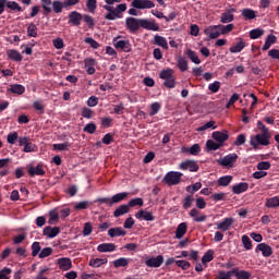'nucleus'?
<instances>
[{"mask_svg": "<svg viewBox=\"0 0 279 279\" xmlns=\"http://www.w3.org/2000/svg\"><path fill=\"white\" fill-rule=\"evenodd\" d=\"M213 258H215V251L213 250L207 251L202 257L203 265H207V263H210Z\"/></svg>", "mask_w": 279, "mask_h": 279, "instance_id": "38", "label": "nucleus"}, {"mask_svg": "<svg viewBox=\"0 0 279 279\" xmlns=\"http://www.w3.org/2000/svg\"><path fill=\"white\" fill-rule=\"evenodd\" d=\"M52 8L56 14H60V12H62V9L64 8V2H61L60 0H56L52 2Z\"/></svg>", "mask_w": 279, "mask_h": 279, "instance_id": "48", "label": "nucleus"}, {"mask_svg": "<svg viewBox=\"0 0 279 279\" xmlns=\"http://www.w3.org/2000/svg\"><path fill=\"white\" fill-rule=\"evenodd\" d=\"M27 35L31 38H36V36H38V27L36 26V24L31 23L27 27Z\"/></svg>", "mask_w": 279, "mask_h": 279, "instance_id": "39", "label": "nucleus"}, {"mask_svg": "<svg viewBox=\"0 0 279 279\" xmlns=\"http://www.w3.org/2000/svg\"><path fill=\"white\" fill-rule=\"evenodd\" d=\"M128 192H122L113 195L111 197V204L114 206V204H119V202H123V199L128 198Z\"/></svg>", "mask_w": 279, "mask_h": 279, "instance_id": "32", "label": "nucleus"}, {"mask_svg": "<svg viewBox=\"0 0 279 279\" xmlns=\"http://www.w3.org/2000/svg\"><path fill=\"white\" fill-rule=\"evenodd\" d=\"M45 14L51 13V0H41Z\"/></svg>", "mask_w": 279, "mask_h": 279, "instance_id": "62", "label": "nucleus"}, {"mask_svg": "<svg viewBox=\"0 0 279 279\" xmlns=\"http://www.w3.org/2000/svg\"><path fill=\"white\" fill-rule=\"evenodd\" d=\"M108 258H92L89 260V267L98 268L101 267V265H107Z\"/></svg>", "mask_w": 279, "mask_h": 279, "instance_id": "28", "label": "nucleus"}, {"mask_svg": "<svg viewBox=\"0 0 279 279\" xmlns=\"http://www.w3.org/2000/svg\"><path fill=\"white\" fill-rule=\"evenodd\" d=\"M60 234V227H46L44 228V236L48 239H56Z\"/></svg>", "mask_w": 279, "mask_h": 279, "instance_id": "15", "label": "nucleus"}, {"mask_svg": "<svg viewBox=\"0 0 279 279\" xmlns=\"http://www.w3.org/2000/svg\"><path fill=\"white\" fill-rule=\"evenodd\" d=\"M230 182H232V175H225L218 180L219 186H229Z\"/></svg>", "mask_w": 279, "mask_h": 279, "instance_id": "47", "label": "nucleus"}, {"mask_svg": "<svg viewBox=\"0 0 279 279\" xmlns=\"http://www.w3.org/2000/svg\"><path fill=\"white\" fill-rule=\"evenodd\" d=\"M143 204H145L143 198L136 197V198L129 201L128 206H129V208H134V206H143Z\"/></svg>", "mask_w": 279, "mask_h": 279, "instance_id": "49", "label": "nucleus"}, {"mask_svg": "<svg viewBox=\"0 0 279 279\" xmlns=\"http://www.w3.org/2000/svg\"><path fill=\"white\" fill-rule=\"evenodd\" d=\"M236 160H239V155H236V153H232L218 159L217 162L220 167H225V169H232L234 168Z\"/></svg>", "mask_w": 279, "mask_h": 279, "instance_id": "2", "label": "nucleus"}, {"mask_svg": "<svg viewBox=\"0 0 279 279\" xmlns=\"http://www.w3.org/2000/svg\"><path fill=\"white\" fill-rule=\"evenodd\" d=\"M10 90H11V93H14L15 95H23V93H25V86L15 84V85L11 86Z\"/></svg>", "mask_w": 279, "mask_h": 279, "instance_id": "42", "label": "nucleus"}, {"mask_svg": "<svg viewBox=\"0 0 279 279\" xmlns=\"http://www.w3.org/2000/svg\"><path fill=\"white\" fill-rule=\"evenodd\" d=\"M130 265V259L125 257H120L113 262V267L119 269V267H128Z\"/></svg>", "mask_w": 279, "mask_h": 279, "instance_id": "35", "label": "nucleus"}, {"mask_svg": "<svg viewBox=\"0 0 279 279\" xmlns=\"http://www.w3.org/2000/svg\"><path fill=\"white\" fill-rule=\"evenodd\" d=\"M219 88H221V83L219 81H216L208 85V90L211 93H219Z\"/></svg>", "mask_w": 279, "mask_h": 279, "instance_id": "51", "label": "nucleus"}, {"mask_svg": "<svg viewBox=\"0 0 279 279\" xmlns=\"http://www.w3.org/2000/svg\"><path fill=\"white\" fill-rule=\"evenodd\" d=\"M7 56L10 60H14L15 62H21V60H23V56L16 50H8Z\"/></svg>", "mask_w": 279, "mask_h": 279, "instance_id": "31", "label": "nucleus"}, {"mask_svg": "<svg viewBox=\"0 0 279 279\" xmlns=\"http://www.w3.org/2000/svg\"><path fill=\"white\" fill-rule=\"evenodd\" d=\"M57 265H59V269H61V271H69V269L73 268V262L68 257L57 259Z\"/></svg>", "mask_w": 279, "mask_h": 279, "instance_id": "11", "label": "nucleus"}, {"mask_svg": "<svg viewBox=\"0 0 279 279\" xmlns=\"http://www.w3.org/2000/svg\"><path fill=\"white\" fill-rule=\"evenodd\" d=\"M113 47H116V49H121L126 53H130V51H132V45H130V40L121 39V37L113 38Z\"/></svg>", "mask_w": 279, "mask_h": 279, "instance_id": "5", "label": "nucleus"}, {"mask_svg": "<svg viewBox=\"0 0 279 279\" xmlns=\"http://www.w3.org/2000/svg\"><path fill=\"white\" fill-rule=\"evenodd\" d=\"M90 234H93V225L86 222L83 228V236H90Z\"/></svg>", "mask_w": 279, "mask_h": 279, "instance_id": "50", "label": "nucleus"}, {"mask_svg": "<svg viewBox=\"0 0 279 279\" xmlns=\"http://www.w3.org/2000/svg\"><path fill=\"white\" fill-rule=\"evenodd\" d=\"M250 189V184L246 182H241L232 186V192L234 195H241V193H245Z\"/></svg>", "mask_w": 279, "mask_h": 279, "instance_id": "19", "label": "nucleus"}, {"mask_svg": "<svg viewBox=\"0 0 279 279\" xmlns=\"http://www.w3.org/2000/svg\"><path fill=\"white\" fill-rule=\"evenodd\" d=\"M187 226L186 222H181L175 231V239H182L186 234Z\"/></svg>", "mask_w": 279, "mask_h": 279, "instance_id": "30", "label": "nucleus"}, {"mask_svg": "<svg viewBox=\"0 0 279 279\" xmlns=\"http://www.w3.org/2000/svg\"><path fill=\"white\" fill-rule=\"evenodd\" d=\"M270 138H271V134L260 133L257 135H253L251 136L250 145H252L254 149H258L259 145L267 147V145H269Z\"/></svg>", "mask_w": 279, "mask_h": 279, "instance_id": "1", "label": "nucleus"}, {"mask_svg": "<svg viewBox=\"0 0 279 279\" xmlns=\"http://www.w3.org/2000/svg\"><path fill=\"white\" fill-rule=\"evenodd\" d=\"M130 213L129 205H120L114 211L113 217H123V215H128Z\"/></svg>", "mask_w": 279, "mask_h": 279, "instance_id": "26", "label": "nucleus"}, {"mask_svg": "<svg viewBox=\"0 0 279 279\" xmlns=\"http://www.w3.org/2000/svg\"><path fill=\"white\" fill-rule=\"evenodd\" d=\"M232 276H234V271L230 270V271H220L218 275L217 279H231Z\"/></svg>", "mask_w": 279, "mask_h": 279, "instance_id": "58", "label": "nucleus"}, {"mask_svg": "<svg viewBox=\"0 0 279 279\" xmlns=\"http://www.w3.org/2000/svg\"><path fill=\"white\" fill-rule=\"evenodd\" d=\"M210 128H211V130H217V125H215V121H213V120L205 123L204 125L199 126L197 129V132H204L206 130H210Z\"/></svg>", "mask_w": 279, "mask_h": 279, "instance_id": "45", "label": "nucleus"}, {"mask_svg": "<svg viewBox=\"0 0 279 279\" xmlns=\"http://www.w3.org/2000/svg\"><path fill=\"white\" fill-rule=\"evenodd\" d=\"M255 252H262V255L265 258H269V256H271V254H274V248H271L269 246V244L266 243H260L256 246Z\"/></svg>", "mask_w": 279, "mask_h": 279, "instance_id": "13", "label": "nucleus"}, {"mask_svg": "<svg viewBox=\"0 0 279 279\" xmlns=\"http://www.w3.org/2000/svg\"><path fill=\"white\" fill-rule=\"evenodd\" d=\"M97 250L101 253L104 252H114L117 250V245L113 243H102L97 246Z\"/></svg>", "mask_w": 279, "mask_h": 279, "instance_id": "24", "label": "nucleus"}, {"mask_svg": "<svg viewBox=\"0 0 279 279\" xmlns=\"http://www.w3.org/2000/svg\"><path fill=\"white\" fill-rule=\"evenodd\" d=\"M69 23H72V25H80L82 23V14H80L77 11H73L69 15Z\"/></svg>", "mask_w": 279, "mask_h": 279, "instance_id": "23", "label": "nucleus"}, {"mask_svg": "<svg viewBox=\"0 0 279 279\" xmlns=\"http://www.w3.org/2000/svg\"><path fill=\"white\" fill-rule=\"evenodd\" d=\"M206 145L207 148H209L211 151H216V149H219V147H221V144H218L213 140H208Z\"/></svg>", "mask_w": 279, "mask_h": 279, "instance_id": "53", "label": "nucleus"}, {"mask_svg": "<svg viewBox=\"0 0 279 279\" xmlns=\"http://www.w3.org/2000/svg\"><path fill=\"white\" fill-rule=\"evenodd\" d=\"M204 32L206 36L211 39L219 38V36H221L219 25L209 26Z\"/></svg>", "mask_w": 279, "mask_h": 279, "instance_id": "14", "label": "nucleus"}, {"mask_svg": "<svg viewBox=\"0 0 279 279\" xmlns=\"http://www.w3.org/2000/svg\"><path fill=\"white\" fill-rule=\"evenodd\" d=\"M163 86H166V88H175V76L166 78V81L163 82Z\"/></svg>", "mask_w": 279, "mask_h": 279, "instance_id": "52", "label": "nucleus"}, {"mask_svg": "<svg viewBox=\"0 0 279 279\" xmlns=\"http://www.w3.org/2000/svg\"><path fill=\"white\" fill-rule=\"evenodd\" d=\"M278 206H279V196H274L271 198L266 199L267 208H278Z\"/></svg>", "mask_w": 279, "mask_h": 279, "instance_id": "36", "label": "nucleus"}, {"mask_svg": "<svg viewBox=\"0 0 279 279\" xmlns=\"http://www.w3.org/2000/svg\"><path fill=\"white\" fill-rule=\"evenodd\" d=\"M141 27L143 29H148L149 32H160V25L154 22V20H143L141 21Z\"/></svg>", "mask_w": 279, "mask_h": 279, "instance_id": "8", "label": "nucleus"}, {"mask_svg": "<svg viewBox=\"0 0 279 279\" xmlns=\"http://www.w3.org/2000/svg\"><path fill=\"white\" fill-rule=\"evenodd\" d=\"M278 38L275 35H268L263 46V51H267L271 45H276Z\"/></svg>", "mask_w": 279, "mask_h": 279, "instance_id": "29", "label": "nucleus"}, {"mask_svg": "<svg viewBox=\"0 0 279 279\" xmlns=\"http://www.w3.org/2000/svg\"><path fill=\"white\" fill-rule=\"evenodd\" d=\"M135 217L140 221H155L156 217L151 211H147L144 209H141L138 213L135 214Z\"/></svg>", "mask_w": 279, "mask_h": 279, "instance_id": "10", "label": "nucleus"}, {"mask_svg": "<svg viewBox=\"0 0 279 279\" xmlns=\"http://www.w3.org/2000/svg\"><path fill=\"white\" fill-rule=\"evenodd\" d=\"M191 206H193V196H192V195H187V196L184 198L183 208H184L185 210H187V208H191Z\"/></svg>", "mask_w": 279, "mask_h": 279, "instance_id": "63", "label": "nucleus"}, {"mask_svg": "<svg viewBox=\"0 0 279 279\" xmlns=\"http://www.w3.org/2000/svg\"><path fill=\"white\" fill-rule=\"evenodd\" d=\"M219 29H220V35H226V34H230V32H232V29H234V24H228V25H218Z\"/></svg>", "mask_w": 279, "mask_h": 279, "instance_id": "46", "label": "nucleus"}, {"mask_svg": "<svg viewBox=\"0 0 279 279\" xmlns=\"http://www.w3.org/2000/svg\"><path fill=\"white\" fill-rule=\"evenodd\" d=\"M185 54L191 60V62H194V64H202V60H199V57L197 56V52L186 49Z\"/></svg>", "mask_w": 279, "mask_h": 279, "instance_id": "27", "label": "nucleus"}, {"mask_svg": "<svg viewBox=\"0 0 279 279\" xmlns=\"http://www.w3.org/2000/svg\"><path fill=\"white\" fill-rule=\"evenodd\" d=\"M162 263H165V257L162 255H158L157 257H150L146 259L145 265L147 267H161Z\"/></svg>", "mask_w": 279, "mask_h": 279, "instance_id": "12", "label": "nucleus"}, {"mask_svg": "<svg viewBox=\"0 0 279 279\" xmlns=\"http://www.w3.org/2000/svg\"><path fill=\"white\" fill-rule=\"evenodd\" d=\"M263 34H265V31L262 28H255L250 32V38H252V40H256V38H260Z\"/></svg>", "mask_w": 279, "mask_h": 279, "instance_id": "43", "label": "nucleus"}, {"mask_svg": "<svg viewBox=\"0 0 279 279\" xmlns=\"http://www.w3.org/2000/svg\"><path fill=\"white\" fill-rule=\"evenodd\" d=\"M40 254V242H34L32 244V256H38Z\"/></svg>", "mask_w": 279, "mask_h": 279, "instance_id": "60", "label": "nucleus"}, {"mask_svg": "<svg viewBox=\"0 0 279 279\" xmlns=\"http://www.w3.org/2000/svg\"><path fill=\"white\" fill-rule=\"evenodd\" d=\"M7 8H9V10H13L14 12H22L23 11L21 5L17 2H14V1L7 0Z\"/></svg>", "mask_w": 279, "mask_h": 279, "instance_id": "44", "label": "nucleus"}, {"mask_svg": "<svg viewBox=\"0 0 279 279\" xmlns=\"http://www.w3.org/2000/svg\"><path fill=\"white\" fill-rule=\"evenodd\" d=\"M242 16H244V19H247L248 21H252L253 19H256V11L252 9H243Z\"/></svg>", "mask_w": 279, "mask_h": 279, "instance_id": "40", "label": "nucleus"}, {"mask_svg": "<svg viewBox=\"0 0 279 279\" xmlns=\"http://www.w3.org/2000/svg\"><path fill=\"white\" fill-rule=\"evenodd\" d=\"M234 12H236V9H230L227 12L222 13L220 16V22L232 23V21H234Z\"/></svg>", "mask_w": 279, "mask_h": 279, "instance_id": "18", "label": "nucleus"}, {"mask_svg": "<svg viewBox=\"0 0 279 279\" xmlns=\"http://www.w3.org/2000/svg\"><path fill=\"white\" fill-rule=\"evenodd\" d=\"M173 73H174L173 69L168 68L166 70H162L159 73V77H160V80H165L166 81V80H169V78L173 77Z\"/></svg>", "mask_w": 279, "mask_h": 279, "instance_id": "37", "label": "nucleus"}, {"mask_svg": "<svg viewBox=\"0 0 279 279\" xmlns=\"http://www.w3.org/2000/svg\"><path fill=\"white\" fill-rule=\"evenodd\" d=\"M175 265L181 267V269H183L184 271L191 269V263L187 260H177Z\"/></svg>", "mask_w": 279, "mask_h": 279, "instance_id": "55", "label": "nucleus"}, {"mask_svg": "<svg viewBox=\"0 0 279 279\" xmlns=\"http://www.w3.org/2000/svg\"><path fill=\"white\" fill-rule=\"evenodd\" d=\"M233 275H235L236 279H250L252 278V274L247 270H239L238 268L233 269Z\"/></svg>", "mask_w": 279, "mask_h": 279, "instance_id": "25", "label": "nucleus"}, {"mask_svg": "<svg viewBox=\"0 0 279 279\" xmlns=\"http://www.w3.org/2000/svg\"><path fill=\"white\" fill-rule=\"evenodd\" d=\"M51 254H53V248L45 247L39 253V258H47V256H51Z\"/></svg>", "mask_w": 279, "mask_h": 279, "instance_id": "54", "label": "nucleus"}, {"mask_svg": "<svg viewBox=\"0 0 279 279\" xmlns=\"http://www.w3.org/2000/svg\"><path fill=\"white\" fill-rule=\"evenodd\" d=\"M257 169L258 171H267L271 169V163H269V161H262L257 163Z\"/></svg>", "mask_w": 279, "mask_h": 279, "instance_id": "56", "label": "nucleus"}, {"mask_svg": "<svg viewBox=\"0 0 279 279\" xmlns=\"http://www.w3.org/2000/svg\"><path fill=\"white\" fill-rule=\"evenodd\" d=\"M180 169L182 171L196 172V171H199V165H197V161L195 160H185L180 163Z\"/></svg>", "mask_w": 279, "mask_h": 279, "instance_id": "7", "label": "nucleus"}, {"mask_svg": "<svg viewBox=\"0 0 279 279\" xmlns=\"http://www.w3.org/2000/svg\"><path fill=\"white\" fill-rule=\"evenodd\" d=\"M242 243L245 250H252V240H250V236L242 235Z\"/></svg>", "mask_w": 279, "mask_h": 279, "instance_id": "59", "label": "nucleus"}, {"mask_svg": "<svg viewBox=\"0 0 279 279\" xmlns=\"http://www.w3.org/2000/svg\"><path fill=\"white\" fill-rule=\"evenodd\" d=\"M234 225V218H225L222 221L217 222V230H221V232H228Z\"/></svg>", "mask_w": 279, "mask_h": 279, "instance_id": "9", "label": "nucleus"}, {"mask_svg": "<svg viewBox=\"0 0 279 279\" xmlns=\"http://www.w3.org/2000/svg\"><path fill=\"white\" fill-rule=\"evenodd\" d=\"M154 45H157V47H161L163 49H169V44L167 43V38L160 36V35H155L154 36Z\"/></svg>", "mask_w": 279, "mask_h": 279, "instance_id": "21", "label": "nucleus"}, {"mask_svg": "<svg viewBox=\"0 0 279 279\" xmlns=\"http://www.w3.org/2000/svg\"><path fill=\"white\" fill-rule=\"evenodd\" d=\"M242 49H245V41L240 39V41L235 46H232L229 51L230 53H241Z\"/></svg>", "mask_w": 279, "mask_h": 279, "instance_id": "34", "label": "nucleus"}, {"mask_svg": "<svg viewBox=\"0 0 279 279\" xmlns=\"http://www.w3.org/2000/svg\"><path fill=\"white\" fill-rule=\"evenodd\" d=\"M131 5L136 10H151V8H156V3L151 0H133Z\"/></svg>", "mask_w": 279, "mask_h": 279, "instance_id": "4", "label": "nucleus"}, {"mask_svg": "<svg viewBox=\"0 0 279 279\" xmlns=\"http://www.w3.org/2000/svg\"><path fill=\"white\" fill-rule=\"evenodd\" d=\"M27 169L28 175H31V178H34L35 175H45L46 173L43 165H37L36 167L29 166Z\"/></svg>", "mask_w": 279, "mask_h": 279, "instance_id": "17", "label": "nucleus"}, {"mask_svg": "<svg viewBox=\"0 0 279 279\" xmlns=\"http://www.w3.org/2000/svg\"><path fill=\"white\" fill-rule=\"evenodd\" d=\"M10 274H12V269L10 268H3L1 271H0V279H10Z\"/></svg>", "mask_w": 279, "mask_h": 279, "instance_id": "64", "label": "nucleus"}, {"mask_svg": "<svg viewBox=\"0 0 279 279\" xmlns=\"http://www.w3.org/2000/svg\"><path fill=\"white\" fill-rule=\"evenodd\" d=\"M125 234H128V232H125V230H123L121 227L111 228L108 230V235L111 239H114V236H125Z\"/></svg>", "mask_w": 279, "mask_h": 279, "instance_id": "22", "label": "nucleus"}, {"mask_svg": "<svg viewBox=\"0 0 279 279\" xmlns=\"http://www.w3.org/2000/svg\"><path fill=\"white\" fill-rule=\"evenodd\" d=\"M141 21L142 19L126 17L125 20L126 29H129L131 34H136V31L141 29Z\"/></svg>", "mask_w": 279, "mask_h": 279, "instance_id": "6", "label": "nucleus"}, {"mask_svg": "<svg viewBox=\"0 0 279 279\" xmlns=\"http://www.w3.org/2000/svg\"><path fill=\"white\" fill-rule=\"evenodd\" d=\"M182 172H168L163 178V182H166L168 186H175L177 184H180V182H182Z\"/></svg>", "mask_w": 279, "mask_h": 279, "instance_id": "3", "label": "nucleus"}, {"mask_svg": "<svg viewBox=\"0 0 279 279\" xmlns=\"http://www.w3.org/2000/svg\"><path fill=\"white\" fill-rule=\"evenodd\" d=\"M52 147L57 151H69V147H71V144H69V142H65L62 144H53Z\"/></svg>", "mask_w": 279, "mask_h": 279, "instance_id": "41", "label": "nucleus"}, {"mask_svg": "<svg viewBox=\"0 0 279 279\" xmlns=\"http://www.w3.org/2000/svg\"><path fill=\"white\" fill-rule=\"evenodd\" d=\"M229 135H228V131H223V132H219L216 131L213 133V140L217 141V143H226V141H228Z\"/></svg>", "mask_w": 279, "mask_h": 279, "instance_id": "20", "label": "nucleus"}, {"mask_svg": "<svg viewBox=\"0 0 279 279\" xmlns=\"http://www.w3.org/2000/svg\"><path fill=\"white\" fill-rule=\"evenodd\" d=\"M190 217H192L193 221H195L196 223H202L207 219L206 215H199L197 208H193L190 210Z\"/></svg>", "mask_w": 279, "mask_h": 279, "instance_id": "16", "label": "nucleus"}, {"mask_svg": "<svg viewBox=\"0 0 279 279\" xmlns=\"http://www.w3.org/2000/svg\"><path fill=\"white\" fill-rule=\"evenodd\" d=\"M177 65L179 66L180 71H182V73L189 71V61H186V59L183 57H179L177 59Z\"/></svg>", "mask_w": 279, "mask_h": 279, "instance_id": "33", "label": "nucleus"}, {"mask_svg": "<svg viewBox=\"0 0 279 279\" xmlns=\"http://www.w3.org/2000/svg\"><path fill=\"white\" fill-rule=\"evenodd\" d=\"M85 43L92 47V49H99V43L93 39V37L85 38Z\"/></svg>", "mask_w": 279, "mask_h": 279, "instance_id": "61", "label": "nucleus"}, {"mask_svg": "<svg viewBox=\"0 0 279 279\" xmlns=\"http://www.w3.org/2000/svg\"><path fill=\"white\" fill-rule=\"evenodd\" d=\"M54 49H64V40L62 38H56L52 40Z\"/></svg>", "mask_w": 279, "mask_h": 279, "instance_id": "57", "label": "nucleus"}]
</instances>
